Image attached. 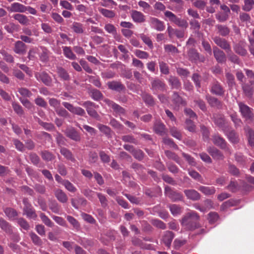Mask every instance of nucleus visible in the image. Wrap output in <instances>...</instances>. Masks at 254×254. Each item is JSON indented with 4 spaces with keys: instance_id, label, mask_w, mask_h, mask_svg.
<instances>
[{
    "instance_id": "18",
    "label": "nucleus",
    "mask_w": 254,
    "mask_h": 254,
    "mask_svg": "<svg viewBox=\"0 0 254 254\" xmlns=\"http://www.w3.org/2000/svg\"><path fill=\"white\" fill-rule=\"evenodd\" d=\"M207 151L214 159L223 160L224 158L223 154L221 151L214 147H208Z\"/></svg>"
},
{
    "instance_id": "34",
    "label": "nucleus",
    "mask_w": 254,
    "mask_h": 254,
    "mask_svg": "<svg viewBox=\"0 0 254 254\" xmlns=\"http://www.w3.org/2000/svg\"><path fill=\"white\" fill-rule=\"evenodd\" d=\"M215 27L217 30V33L222 36H227L230 33V29L225 25L217 24Z\"/></svg>"
},
{
    "instance_id": "5",
    "label": "nucleus",
    "mask_w": 254,
    "mask_h": 254,
    "mask_svg": "<svg viewBox=\"0 0 254 254\" xmlns=\"http://www.w3.org/2000/svg\"><path fill=\"white\" fill-rule=\"evenodd\" d=\"M150 89L154 93L158 91H164L166 90V84L157 77L152 78L151 80Z\"/></svg>"
},
{
    "instance_id": "61",
    "label": "nucleus",
    "mask_w": 254,
    "mask_h": 254,
    "mask_svg": "<svg viewBox=\"0 0 254 254\" xmlns=\"http://www.w3.org/2000/svg\"><path fill=\"white\" fill-rule=\"evenodd\" d=\"M97 127L100 131L106 135L109 136L111 135V130L109 127L102 124H98Z\"/></svg>"
},
{
    "instance_id": "14",
    "label": "nucleus",
    "mask_w": 254,
    "mask_h": 254,
    "mask_svg": "<svg viewBox=\"0 0 254 254\" xmlns=\"http://www.w3.org/2000/svg\"><path fill=\"white\" fill-rule=\"evenodd\" d=\"M213 53L217 62L223 63L226 61V57L224 52L219 49L217 46L213 47Z\"/></svg>"
},
{
    "instance_id": "41",
    "label": "nucleus",
    "mask_w": 254,
    "mask_h": 254,
    "mask_svg": "<svg viewBox=\"0 0 254 254\" xmlns=\"http://www.w3.org/2000/svg\"><path fill=\"white\" fill-rule=\"evenodd\" d=\"M41 53L39 54V58L41 61L42 62H47L49 61V55L50 52L49 50L43 47H41Z\"/></svg>"
},
{
    "instance_id": "49",
    "label": "nucleus",
    "mask_w": 254,
    "mask_h": 254,
    "mask_svg": "<svg viewBox=\"0 0 254 254\" xmlns=\"http://www.w3.org/2000/svg\"><path fill=\"white\" fill-rule=\"evenodd\" d=\"M100 12L105 17L112 18L115 17V13L114 11L101 8L99 9Z\"/></svg>"
},
{
    "instance_id": "58",
    "label": "nucleus",
    "mask_w": 254,
    "mask_h": 254,
    "mask_svg": "<svg viewBox=\"0 0 254 254\" xmlns=\"http://www.w3.org/2000/svg\"><path fill=\"white\" fill-rule=\"evenodd\" d=\"M0 53L3 57V59L8 63H12L14 62V58L12 55L8 54L5 50H2L0 51Z\"/></svg>"
},
{
    "instance_id": "35",
    "label": "nucleus",
    "mask_w": 254,
    "mask_h": 254,
    "mask_svg": "<svg viewBox=\"0 0 254 254\" xmlns=\"http://www.w3.org/2000/svg\"><path fill=\"white\" fill-rule=\"evenodd\" d=\"M3 211L9 219H15L18 216L17 211L11 207L5 208L3 209Z\"/></svg>"
},
{
    "instance_id": "15",
    "label": "nucleus",
    "mask_w": 254,
    "mask_h": 254,
    "mask_svg": "<svg viewBox=\"0 0 254 254\" xmlns=\"http://www.w3.org/2000/svg\"><path fill=\"white\" fill-rule=\"evenodd\" d=\"M35 77L38 80H41L47 86L51 85L52 79L49 74L45 71L37 72L35 74Z\"/></svg>"
},
{
    "instance_id": "25",
    "label": "nucleus",
    "mask_w": 254,
    "mask_h": 254,
    "mask_svg": "<svg viewBox=\"0 0 254 254\" xmlns=\"http://www.w3.org/2000/svg\"><path fill=\"white\" fill-rule=\"evenodd\" d=\"M168 8L174 11H179L183 8L184 2L182 0H170Z\"/></svg>"
},
{
    "instance_id": "38",
    "label": "nucleus",
    "mask_w": 254,
    "mask_h": 254,
    "mask_svg": "<svg viewBox=\"0 0 254 254\" xmlns=\"http://www.w3.org/2000/svg\"><path fill=\"white\" fill-rule=\"evenodd\" d=\"M62 48L64 55L66 58L72 60L76 59L75 55L73 53L70 47L64 46Z\"/></svg>"
},
{
    "instance_id": "47",
    "label": "nucleus",
    "mask_w": 254,
    "mask_h": 254,
    "mask_svg": "<svg viewBox=\"0 0 254 254\" xmlns=\"http://www.w3.org/2000/svg\"><path fill=\"white\" fill-rule=\"evenodd\" d=\"M159 66L162 74L168 75L169 74V67L168 64L163 61H159Z\"/></svg>"
},
{
    "instance_id": "19",
    "label": "nucleus",
    "mask_w": 254,
    "mask_h": 254,
    "mask_svg": "<svg viewBox=\"0 0 254 254\" xmlns=\"http://www.w3.org/2000/svg\"><path fill=\"white\" fill-rule=\"evenodd\" d=\"M184 193L188 199L196 201L199 200L201 197L200 194L195 190L189 189L184 190Z\"/></svg>"
},
{
    "instance_id": "23",
    "label": "nucleus",
    "mask_w": 254,
    "mask_h": 254,
    "mask_svg": "<svg viewBox=\"0 0 254 254\" xmlns=\"http://www.w3.org/2000/svg\"><path fill=\"white\" fill-rule=\"evenodd\" d=\"M7 8L8 11L12 12L24 13L25 6L19 2H13Z\"/></svg>"
},
{
    "instance_id": "51",
    "label": "nucleus",
    "mask_w": 254,
    "mask_h": 254,
    "mask_svg": "<svg viewBox=\"0 0 254 254\" xmlns=\"http://www.w3.org/2000/svg\"><path fill=\"white\" fill-rule=\"evenodd\" d=\"M41 155L43 160L46 161H50L54 159V155L47 150H44L41 152Z\"/></svg>"
},
{
    "instance_id": "27",
    "label": "nucleus",
    "mask_w": 254,
    "mask_h": 254,
    "mask_svg": "<svg viewBox=\"0 0 254 254\" xmlns=\"http://www.w3.org/2000/svg\"><path fill=\"white\" fill-rule=\"evenodd\" d=\"M174 237L175 235L172 232L166 231L163 236L162 241L167 247L169 248Z\"/></svg>"
},
{
    "instance_id": "28",
    "label": "nucleus",
    "mask_w": 254,
    "mask_h": 254,
    "mask_svg": "<svg viewBox=\"0 0 254 254\" xmlns=\"http://www.w3.org/2000/svg\"><path fill=\"white\" fill-rule=\"evenodd\" d=\"M131 16L135 22L142 23L145 21L144 14L137 10H132L131 12Z\"/></svg>"
},
{
    "instance_id": "16",
    "label": "nucleus",
    "mask_w": 254,
    "mask_h": 254,
    "mask_svg": "<svg viewBox=\"0 0 254 254\" xmlns=\"http://www.w3.org/2000/svg\"><path fill=\"white\" fill-rule=\"evenodd\" d=\"M210 91L213 94L223 96L225 93V89L219 82L215 81L212 84Z\"/></svg>"
},
{
    "instance_id": "44",
    "label": "nucleus",
    "mask_w": 254,
    "mask_h": 254,
    "mask_svg": "<svg viewBox=\"0 0 254 254\" xmlns=\"http://www.w3.org/2000/svg\"><path fill=\"white\" fill-rule=\"evenodd\" d=\"M29 236L31 238V239L33 243V244L38 246H41L43 245V241L34 232H30L29 233Z\"/></svg>"
},
{
    "instance_id": "64",
    "label": "nucleus",
    "mask_w": 254,
    "mask_h": 254,
    "mask_svg": "<svg viewBox=\"0 0 254 254\" xmlns=\"http://www.w3.org/2000/svg\"><path fill=\"white\" fill-rule=\"evenodd\" d=\"M151 223L154 226H155L158 228H160V229H161L163 230H164L166 228V226L165 224L163 222H162V221H161L160 220H158V219L152 220L151 221Z\"/></svg>"
},
{
    "instance_id": "36",
    "label": "nucleus",
    "mask_w": 254,
    "mask_h": 254,
    "mask_svg": "<svg viewBox=\"0 0 254 254\" xmlns=\"http://www.w3.org/2000/svg\"><path fill=\"white\" fill-rule=\"evenodd\" d=\"M61 153L67 160L74 162L75 159L74 158L72 152L65 147H61L60 149Z\"/></svg>"
},
{
    "instance_id": "30",
    "label": "nucleus",
    "mask_w": 254,
    "mask_h": 254,
    "mask_svg": "<svg viewBox=\"0 0 254 254\" xmlns=\"http://www.w3.org/2000/svg\"><path fill=\"white\" fill-rule=\"evenodd\" d=\"M198 190L205 195H213L216 192L215 188L214 187L200 186Z\"/></svg>"
},
{
    "instance_id": "31",
    "label": "nucleus",
    "mask_w": 254,
    "mask_h": 254,
    "mask_svg": "<svg viewBox=\"0 0 254 254\" xmlns=\"http://www.w3.org/2000/svg\"><path fill=\"white\" fill-rule=\"evenodd\" d=\"M23 214L25 215L27 218L35 219L37 215L32 206L27 207H23Z\"/></svg>"
},
{
    "instance_id": "59",
    "label": "nucleus",
    "mask_w": 254,
    "mask_h": 254,
    "mask_svg": "<svg viewBox=\"0 0 254 254\" xmlns=\"http://www.w3.org/2000/svg\"><path fill=\"white\" fill-rule=\"evenodd\" d=\"M139 37L149 48L152 49L153 48L152 42L149 37L144 34H141L139 35Z\"/></svg>"
},
{
    "instance_id": "7",
    "label": "nucleus",
    "mask_w": 254,
    "mask_h": 254,
    "mask_svg": "<svg viewBox=\"0 0 254 254\" xmlns=\"http://www.w3.org/2000/svg\"><path fill=\"white\" fill-rule=\"evenodd\" d=\"M213 40L217 46L225 50L227 53L232 52L230 44L225 39L215 36L213 38Z\"/></svg>"
},
{
    "instance_id": "10",
    "label": "nucleus",
    "mask_w": 254,
    "mask_h": 254,
    "mask_svg": "<svg viewBox=\"0 0 254 254\" xmlns=\"http://www.w3.org/2000/svg\"><path fill=\"white\" fill-rule=\"evenodd\" d=\"M63 105L69 112L74 114L81 116H84L85 115V111L81 107H74L72 104L66 102H64Z\"/></svg>"
},
{
    "instance_id": "26",
    "label": "nucleus",
    "mask_w": 254,
    "mask_h": 254,
    "mask_svg": "<svg viewBox=\"0 0 254 254\" xmlns=\"http://www.w3.org/2000/svg\"><path fill=\"white\" fill-rule=\"evenodd\" d=\"M0 228L6 234H11L13 232L11 225L2 218H0Z\"/></svg>"
},
{
    "instance_id": "62",
    "label": "nucleus",
    "mask_w": 254,
    "mask_h": 254,
    "mask_svg": "<svg viewBox=\"0 0 254 254\" xmlns=\"http://www.w3.org/2000/svg\"><path fill=\"white\" fill-rule=\"evenodd\" d=\"M164 50L168 53L176 54L179 52L178 49L171 44L165 45L164 46Z\"/></svg>"
},
{
    "instance_id": "56",
    "label": "nucleus",
    "mask_w": 254,
    "mask_h": 254,
    "mask_svg": "<svg viewBox=\"0 0 254 254\" xmlns=\"http://www.w3.org/2000/svg\"><path fill=\"white\" fill-rule=\"evenodd\" d=\"M229 13L226 12H218L215 15L216 18L220 22L226 21L229 16Z\"/></svg>"
},
{
    "instance_id": "3",
    "label": "nucleus",
    "mask_w": 254,
    "mask_h": 254,
    "mask_svg": "<svg viewBox=\"0 0 254 254\" xmlns=\"http://www.w3.org/2000/svg\"><path fill=\"white\" fill-rule=\"evenodd\" d=\"M164 15L170 21L175 23L177 26L185 28L188 27V23L186 20L178 17L171 11H166L165 12Z\"/></svg>"
},
{
    "instance_id": "24",
    "label": "nucleus",
    "mask_w": 254,
    "mask_h": 254,
    "mask_svg": "<svg viewBox=\"0 0 254 254\" xmlns=\"http://www.w3.org/2000/svg\"><path fill=\"white\" fill-rule=\"evenodd\" d=\"M55 197L61 203H65L67 202L68 197L66 193L61 189H57L54 191Z\"/></svg>"
},
{
    "instance_id": "8",
    "label": "nucleus",
    "mask_w": 254,
    "mask_h": 254,
    "mask_svg": "<svg viewBox=\"0 0 254 254\" xmlns=\"http://www.w3.org/2000/svg\"><path fill=\"white\" fill-rule=\"evenodd\" d=\"M213 143L216 146L219 147L222 149L225 150L229 154H231V152L230 149L227 147L226 141L220 135L215 134L212 136Z\"/></svg>"
},
{
    "instance_id": "40",
    "label": "nucleus",
    "mask_w": 254,
    "mask_h": 254,
    "mask_svg": "<svg viewBox=\"0 0 254 254\" xmlns=\"http://www.w3.org/2000/svg\"><path fill=\"white\" fill-rule=\"evenodd\" d=\"M206 99L208 104L211 107L219 108L221 106V102L216 98L210 96H207Z\"/></svg>"
},
{
    "instance_id": "54",
    "label": "nucleus",
    "mask_w": 254,
    "mask_h": 254,
    "mask_svg": "<svg viewBox=\"0 0 254 254\" xmlns=\"http://www.w3.org/2000/svg\"><path fill=\"white\" fill-rule=\"evenodd\" d=\"M201 45L204 50L209 55L211 56L212 54V51L210 44L209 42L204 39H202Z\"/></svg>"
},
{
    "instance_id": "45",
    "label": "nucleus",
    "mask_w": 254,
    "mask_h": 254,
    "mask_svg": "<svg viewBox=\"0 0 254 254\" xmlns=\"http://www.w3.org/2000/svg\"><path fill=\"white\" fill-rule=\"evenodd\" d=\"M170 210L174 216H176L180 214L182 212L181 207L177 204H173L169 205Z\"/></svg>"
},
{
    "instance_id": "60",
    "label": "nucleus",
    "mask_w": 254,
    "mask_h": 254,
    "mask_svg": "<svg viewBox=\"0 0 254 254\" xmlns=\"http://www.w3.org/2000/svg\"><path fill=\"white\" fill-rule=\"evenodd\" d=\"M104 28L108 33L111 34L113 35H115L117 33L116 28L112 24L108 23L105 24Z\"/></svg>"
},
{
    "instance_id": "37",
    "label": "nucleus",
    "mask_w": 254,
    "mask_h": 254,
    "mask_svg": "<svg viewBox=\"0 0 254 254\" xmlns=\"http://www.w3.org/2000/svg\"><path fill=\"white\" fill-rule=\"evenodd\" d=\"M224 133L227 136L229 140L232 143H237L238 142V136L234 130L223 129Z\"/></svg>"
},
{
    "instance_id": "6",
    "label": "nucleus",
    "mask_w": 254,
    "mask_h": 254,
    "mask_svg": "<svg viewBox=\"0 0 254 254\" xmlns=\"http://www.w3.org/2000/svg\"><path fill=\"white\" fill-rule=\"evenodd\" d=\"M165 194L172 201H181L183 199V195L181 192L172 190L169 187H165Z\"/></svg>"
},
{
    "instance_id": "1",
    "label": "nucleus",
    "mask_w": 254,
    "mask_h": 254,
    "mask_svg": "<svg viewBox=\"0 0 254 254\" xmlns=\"http://www.w3.org/2000/svg\"><path fill=\"white\" fill-rule=\"evenodd\" d=\"M199 216L198 214L193 211L187 213L182 220V224L185 228L189 230H193L198 227L199 225L198 221Z\"/></svg>"
},
{
    "instance_id": "57",
    "label": "nucleus",
    "mask_w": 254,
    "mask_h": 254,
    "mask_svg": "<svg viewBox=\"0 0 254 254\" xmlns=\"http://www.w3.org/2000/svg\"><path fill=\"white\" fill-rule=\"evenodd\" d=\"M12 106L14 112L19 116H22L24 115V111L22 107L18 103L13 102L12 103Z\"/></svg>"
},
{
    "instance_id": "43",
    "label": "nucleus",
    "mask_w": 254,
    "mask_h": 254,
    "mask_svg": "<svg viewBox=\"0 0 254 254\" xmlns=\"http://www.w3.org/2000/svg\"><path fill=\"white\" fill-rule=\"evenodd\" d=\"M57 73L59 77L64 80H68L70 79L68 72L64 68L58 67L57 68Z\"/></svg>"
},
{
    "instance_id": "46",
    "label": "nucleus",
    "mask_w": 254,
    "mask_h": 254,
    "mask_svg": "<svg viewBox=\"0 0 254 254\" xmlns=\"http://www.w3.org/2000/svg\"><path fill=\"white\" fill-rule=\"evenodd\" d=\"M71 28L77 34H82L84 32L83 25L79 22H74Z\"/></svg>"
},
{
    "instance_id": "2",
    "label": "nucleus",
    "mask_w": 254,
    "mask_h": 254,
    "mask_svg": "<svg viewBox=\"0 0 254 254\" xmlns=\"http://www.w3.org/2000/svg\"><path fill=\"white\" fill-rule=\"evenodd\" d=\"M238 105L242 117L246 121H253L254 117L253 109L242 102H238Z\"/></svg>"
},
{
    "instance_id": "53",
    "label": "nucleus",
    "mask_w": 254,
    "mask_h": 254,
    "mask_svg": "<svg viewBox=\"0 0 254 254\" xmlns=\"http://www.w3.org/2000/svg\"><path fill=\"white\" fill-rule=\"evenodd\" d=\"M142 97L144 102L146 104H148L150 106H152L154 104V101L151 95L146 93H144L142 94Z\"/></svg>"
},
{
    "instance_id": "32",
    "label": "nucleus",
    "mask_w": 254,
    "mask_h": 254,
    "mask_svg": "<svg viewBox=\"0 0 254 254\" xmlns=\"http://www.w3.org/2000/svg\"><path fill=\"white\" fill-rule=\"evenodd\" d=\"M168 82L172 89H178L181 86V83L179 79L174 76H170L168 79Z\"/></svg>"
},
{
    "instance_id": "13",
    "label": "nucleus",
    "mask_w": 254,
    "mask_h": 254,
    "mask_svg": "<svg viewBox=\"0 0 254 254\" xmlns=\"http://www.w3.org/2000/svg\"><path fill=\"white\" fill-rule=\"evenodd\" d=\"M188 56L189 60L192 62H196L200 61L201 62H204L205 58L204 56H200L199 54L197 52L195 49H190L188 52Z\"/></svg>"
},
{
    "instance_id": "52",
    "label": "nucleus",
    "mask_w": 254,
    "mask_h": 254,
    "mask_svg": "<svg viewBox=\"0 0 254 254\" xmlns=\"http://www.w3.org/2000/svg\"><path fill=\"white\" fill-rule=\"evenodd\" d=\"M81 192L89 199L92 200L96 193L95 192L93 191L92 190L89 189V188H86L81 190Z\"/></svg>"
},
{
    "instance_id": "50",
    "label": "nucleus",
    "mask_w": 254,
    "mask_h": 254,
    "mask_svg": "<svg viewBox=\"0 0 254 254\" xmlns=\"http://www.w3.org/2000/svg\"><path fill=\"white\" fill-rule=\"evenodd\" d=\"M254 7V0H244V4L242 7L245 11H250Z\"/></svg>"
},
{
    "instance_id": "17",
    "label": "nucleus",
    "mask_w": 254,
    "mask_h": 254,
    "mask_svg": "<svg viewBox=\"0 0 254 254\" xmlns=\"http://www.w3.org/2000/svg\"><path fill=\"white\" fill-rule=\"evenodd\" d=\"M104 101L109 107H112L114 111L116 113L120 115H124L125 114V110L119 105L115 103L113 101H111L108 99H105Z\"/></svg>"
},
{
    "instance_id": "22",
    "label": "nucleus",
    "mask_w": 254,
    "mask_h": 254,
    "mask_svg": "<svg viewBox=\"0 0 254 254\" xmlns=\"http://www.w3.org/2000/svg\"><path fill=\"white\" fill-rule=\"evenodd\" d=\"M108 88L112 90L120 92L125 90L126 87L120 81H112L107 83Z\"/></svg>"
},
{
    "instance_id": "63",
    "label": "nucleus",
    "mask_w": 254,
    "mask_h": 254,
    "mask_svg": "<svg viewBox=\"0 0 254 254\" xmlns=\"http://www.w3.org/2000/svg\"><path fill=\"white\" fill-rule=\"evenodd\" d=\"M40 218L42 222L47 226L52 227L53 223L44 213H41L40 215Z\"/></svg>"
},
{
    "instance_id": "29",
    "label": "nucleus",
    "mask_w": 254,
    "mask_h": 254,
    "mask_svg": "<svg viewBox=\"0 0 254 254\" xmlns=\"http://www.w3.org/2000/svg\"><path fill=\"white\" fill-rule=\"evenodd\" d=\"M13 18L23 25H27L29 23V20L27 16L20 13H16L13 15Z\"/></svg>"
},
{
    "instance_id": "11",
    "label": "nucleus",
    "mask_w": 254,
    "mask_h": 254,
    "mask_svg": "<svg viewBox=\"0 0 254 254\" xmlns=\"http://www.w3.org/2000/svg\"><path fill=\"white\" fill-rule=\"evenodd\" d=\"M149 22L151 27L157 31H162L165 29L164 22L156 17H151Z\"/></svg>"
},
{
    "instance_id": "21",
    "label": "nucleus",
    "mask_w": 254,
    "mask_h": 254,
    "mask_svg": "<svg viewBox=\"0 0 254 254\" xmlns=\"http://www.w3.org/2000/svg\"><path fill=\"white\" fill-rule=\"evenodd\" d=\"M27 46L21 41H17L14 43L13 48L14 52L19 55H23L26 53Z\"/></svg>"
},
{
    "instance_id": "33",
    "label": "nucleus",
    "mask_w": 254,
    "mask_h": 254,
    "mask_svg": "<svg viewBox=\"0 0 254 254\" xmlns=\"http://www.w3.org/2000/svg\"><path fill=\"white\" fill-rule=\"evenodd\" d=\"M244 129L248 137L249 144L254 147V131L248 126L245 127Z\"/></svg>"
},
{
    "instance_id": "4",
    "label": "nucleus",
    "mask_w": 254,
    "mask_h": 254,
    "mask_svg": "<svg viewBox=\"0 0 254 254\" xmlns=\"http://www.w3.org/2000/svg\"><path fill=\"white\" fill-rule=\"evenodd\" d=\"M83 106L86 108V111L90 116L97 120H100V116L95 110L98 107V105H96L92 102L86 101L83 104Z\"/></svg>"
},
{
    "instance_id": "39",
    "label": "nucleus",
    "mask_w": 254,
    "mask_h": 254,
    "mask_svg": "<svg viewBox=\"0 0 254 254\" xmlns=\"http://www.w3.org/2000/svg\"><path fill=\"white\" fill-rule=\"evenodd\" d=\"M185 128L190 132H195L196 127L192 120L187 119L185 122Z\"/></svg>"
},
{
    "instance_id": "20",
    "label": "nucleus",
    "mask_w": 254,
    "mask_h": 254,
    "mask_svg": "<svg viewBox=\"0 0 254 254\" xmlns=\"http://www.w3.org/2000/svg\"><path fill=\"white\" fill-rule=\"evenodd\" d=\"M153 130L154 132L161 135L166 133V128L164 124L160 121H156L154 124Z\"/></svg>"
},
{
    "instance_id": "48",
    "label": "nucleus",
    "mask_w": 254,
    "mask_h": 254,
    "mask_svg": "<svg viewBox=\"0 0 254 254\" xmlns=\"http://www.w3.org/2000/svg\"><path fill=\"white\" fill-rule=\"evenodd\" d=\"M63 186L67 191L70 192L75 193L77 191L76 188L67 180H64Z\"/></svg>"
},
{
    "instance_id": "55",
    "label": "nucleus",
    "mask_w": 254,
    "mask_h": 254,
    "mask_svg": "<svg viewBox=\"0 0 254 254\" xmlns=\"http://www.w3.org/2000/svg\"><path fill=\"white\" fill-rule=\"evenodd\" d=\"M165 154L169 159H172L174 161H175L176 163L180 164V158L175 153L169 150H166L165 151Z\"/></svg>"
},
{
    "instance_id": "42",
    "label": "nucleus",
    "mask_w": 254,
    "mask_h": 254,
    "mask_svg": "<svg viewBox=\"0 0 254 254\" xmlns=\"http://www.w3.org/2000/svg\"><path fill=\"white\" fill-rule=\"evenodd\" d=\"M234 50L236 53L241 56H245L247 53V50L244 48L243 43L241 42L236 44L234 46Z\"/></svg>"
},
{
    "instance_id": "12",
    "label": "nucleus",
    "mask_w": 254,
    "mask_h": 254,
    "mask_svg": "<svg viewBox=\"0 0 254 254\" xmlns=\"http://www.w3.org/2000/svg\"><path fill=\"white\" fill-rule=\"evenodd\" d=\"M64 133L65 135L71 140L76 142H79L81 140V138L79 133L73 127L66 128L64 131Z\"/></svg>"
},
{
    "instance_id": "9",
    "label": "nucleus",
    "mask_w": 254,
    "mask_h": 254,
    "mask_svg": "<svg viewBox=\"0 0 254 254\" xmlns=\"http://www.w3.org/2000/svg\"><path fill=\"white\" fill-rule=\"evenodd\" d=\"M172 102L176 110H179L181 106L187 105V101L180 96L177 92H173L172 96Z\"/></svg>"
}]
</instances>
